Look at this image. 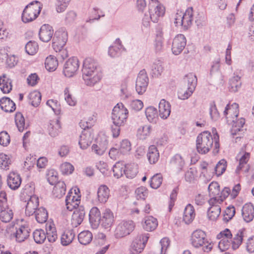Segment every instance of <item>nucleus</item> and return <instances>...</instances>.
Listing matches in <instances>:
<instances>
[{"mask_svg": "<svg viewBox=\"0 0 254 254\" xmlns=\"http://www.w3.org/2000/svg\"><path fill=\"white\" fill-rule=\"evenodd\" d=\"M80 191H68L65 199L67 209L72 211L76 208L80 203Z\"/></svg>", "mask_w": 254, "mask_h": 254, "instance_id": "14", "label": "nucleus"}, {"mask_svg": "<svg viewBox=\"0 0 254 254\" xmlns=\"http://www.w3.org/2000/svg\"><path fill=\"white\" fill-rule=\"evenodd\" d=\"M219 68V62L218 61L213 62L211 66L210 75L211 77L220 76L221 75V73Z\"/></svg>", "mask_w": 254, "mask_h": 254, "instance_id": "59", "label": "nucleus"}, {"mask_svg": "<svg viewBox=\"0 0 254 254\" xmlns=\"http://www.w3.org/2000/svg\"><path fill=\"white\" fill-rule=\"evenodd\" d=\"M93 137L88 131H83L80 136L79 145L82 149H86L91 143Z\"/></svg>", "mask_w": 254, "mask_h": 254, "instance_id": "27", "label": "nucleus"}, {"mask_svg": "<svg viewBox=\"0 0 254 254\" xmlns=\"http://www.w3.org/2000/svg\"><path fill=\"white\" fill-rule=\"evenodd\" d=\"M187 40L183 34L177 35L173 39L172 51L175 55H179L186 46Z\"/></svg>", "mask_w": 254, "mask_h": 254, "instance_id": "16", "label": "nucleus"}, {"mask_svg": "<svg viewBox=\"0 0 254 254\" xmlns=\"http://www.w3.org/2000/svg\"><path fill=\"white\" fill-rule=\"evenodd\" d=\"M111 118L114 124L111 127L112 135L116 138L120 134V127L125 125L127 119V109L123 103H118L114 107Z\"/></svg>", "mask_w": 254, "mask_h": 254, "instance_id": "3", "label": "nucleus"}, {"mask_svg": "<svg viewBox=\"0 0 254 254\" xmlns=\"http://www.w3.org/2000/svg\"><path fill=\"white\" fill-rule=\"evenodd\" d=\"M30 104L35 107H38L41 103V95L37 91H34L29 95Z\"/></svg>", "mask_w": 254, "mask_h": 254, "instance_id": "49", "label": "nucleus"}, {"mask_svg": "<svg viewBox=\"0 0 254 254\" xmlns=\"http://www.w3.org/2000/svg\"><path fill=\"white\" fill-rule=\"evenodd\" d=\"M7 185L11 190L17 189L21 183L20 175L15 172H11L8 176Z\"/></svg>", "mask_w": 254, "mask_h": 254, "instance_id": "21", "label": "nucleus"}, {"mask_svg": "<svg viewBox=\"0 0 254 254\" xmlns=\"http://www.w3.org/2000/svg\"><path fill=\"white\" fill-rule=\"evenodd\" d=\"M45 65L49 71L55 70L58 66V60L57 57L50 55L45 60Z\"/></svg>", "mask_w": 254, "mask_h": 254, "instance_id": "39", "label": "nucleus"}, {"mask_svg": "<svg viewBox=\"0 0 254 254\" xmlns=\"http://www.w3.org/2000/svg\"><path fill=\"white\" fill-rule=\"evenodd\" d=\"M15 122L18 130L20 132H22L25 127V119L20 113L16 114Z\"/></svg>", "mask_w": 254, "mask_h": 254, "instance_id": "57", "label": "nucleus"}, {"mask_svg": "<svg viewBox=\"0 0 254 254\" xmlns=\"http://www.w3.org/2000/svg\"><path fill=\"white\" fill-rule=\"evenodd\" d=\"M46 236L50 243L55 242L58 239V235L55 225L51 222L47 223L46 225Z\"/></svg>", "mask_w": 254, "mask_h": 254, "instance_id": "29", "label": "nucleus"}, {"mask_svg": "<svg viewBox=\"0 0 254 254\" xmlns=\"http://www.w3.org/2000/svg\"><path fill=\"white\" fill-rule=\"evenodd\" d=\"M145 115L149 122H156L158 117V111L156 108L150 106L145 110Z\"/></svg>", "mask_w": 254, "mask_h": 254, "instance_id": "45", "label": "nucleus"}, {"mask_svg": "<svg viewBox=\"0 0 254 254\" xmlns=\"http://www.w3.org/2000/svg\"><path fill=\"white\" fill-rule=\"evenodd\" d=\"M170 165L177 172H180L185 165V161L182 155L180 154H176L171 158Z\"/></svg>", "mask_w": 254, "mask_h": 254, "instance_id": "19", "label": "nucleus"}, {"mask_svg": "<svg viewBox=\"0 0 254 254\" xmlns=\"http://www.w3.org/2000/svg\"><path fill=\"white\" fill-rule=\"evenodd\" d=\"M148 234L137 236L131 243L129 252L131 254H139L144 250L149 239Z\"/></svg>", "mask_w": 254, "mask_h": 254, "instance_id": "8", "label": "nucleus"}, {"mask_svg": "<svg viewBox=\"0 0 254 254\" xmlns=\"http://www.w3.org/2000/svg\"><path fill=\"white\" fill-rule=\"evenodd\" d=\"M242 82L241 77L236 75L232 77L229 80V91L231 92H237L241 87Z\"/></svg>", "mask_w": 254, "mask_h": 254, "instance_id": "38", "label": "nucleus"}, {"mask_svg": "<svg viewBox=\"0 0 254 254\" xmlns=\"http://www.w3.org/2000/svg\"><path fill=\"white\" fill-rule=\"evenodd\" d=\"M13 213L11 210L9 208L1 209L0 212V219L4 223L9 222L13 218Z\"/></svg>", "mask_w": 254, "mask_h": 254, "instance_id": "48", "label": "nucleus"}, {"mask_svg": "<svg viewBox=\"0 0 254 254\" xmlns=\"http://www.w3.org/2000/svg\"><path fill=\"white\" fill-rule=\"evenodd\" d=\"M195 217L194 209L190 204H188L185 208L183 220L186 224H189L192 221Z\"/></svg>", "mask_w": 254, "mask_h": 254, "instance_id": "34", "label": "nucleus"}, {"mask_svg": "<svg viewBox=\"0 0 254 254\" xmlns=\"http://www.w3.org/2000/svg\"><path fill=\"white\" fill-rule=\"evenodd\" d=\"M64 99L66 103L71 106H74L76 104V100L70 94L68 88H65L64 91Z\"/></svg>", "mask_w": 254, "mask_h": 254, "instance_id": "61", "label": "nucleus"}, {"mask_svg": "<svg viewBox=\"0 0 254 254\" xmlns=\"http://www.w3.org/2000/svg\"><path fill=\"white\" fill-rule=\"evenodd\" d=\"M46 104L52 108L54 112L56 115H59L61 111V107L57 100L50 99L48 100Z\"/></svg>", "mask_w": 254, "mask_h": 254, "instance_id": "56", "label": "nucleus"}, {"mask_svg": "<svg viewBox=\"0 0 254 254\" xmlns=\"http://www.w3.org/2000/svg\"><path fill=\"white\" fill-rule=\"evenodd\" d=\"M209 114L212 120H216L219 117V114L218 112L214 102H213L210 104Z\"/></svg>", "mask_w": 254, "mask_h": 254, "instance_id": "63", "label": "nucleus"}, {"mask_svg": "<svg viewBox=\"0 0 254 254\" xmlns=\"http://www.w3.org/2000/svg\"><path fill=\"white\" fill-rule=\"evenodd\" d=\"M30 231L31 229L28 224L17 225L13 233L15 241L18 243L24 242L29 237Z\"/></svg>", "mask_w": 254, "mask_h": 254, "instance_id": "13", "label": "nucleus"}, {"mask_svg": "<svg viewBox=\"0 0 254 254\" xmlns=\"http://www.w3.org/2000/svg\"><path fill=\"white\" fill-rule=\"evenodd\" d=\"M242 213L243 219L246 222L252 221L254 218V206L251 203H246L243 207Z\"/></svg>", "mask_w": 254, "mask_h": 254, "instance_id": "23", "label": "nucleus"}, {"mask_svg": "<svg viewBox=\"0 0 254 254\" xmlns=\"http://www.w3.org/2000/svg\"><path fill=\"white\" fill-rule=\"evenodd\" d=\"M98 64L91 58H87L83 62L82 78L87 86H92L100 81L101 74L97 70Z\"/></svg>", "mask_w": 254, "mask_h": 254, "instance_id": "2", "label": "nucleus"}, {"mask_svg": "<svg viewBox=\"0 0 254 254\" xmlns=\"http://www.w3.org/2000/svg\"><path fill=\"white\" fill-rule=\"evenodd\" d=\"M212 133L213 136L208 131H203L198 135L196 140V147L199 153L205 154L208 153L212 148L213 142L214 143L213 154L216 155L219 153V136L216 128L212 129Z\"/></svg>", "mask_w": 254, "mask_h": 254, "instance_id": "1", "label": "nucleus"}, {"mask_svg": "<svg viewBox=\"0 0 254 254\" xmlns=\"http://www.w3.org/2000/svg\"><path fill=\"white\" fill-rule=\"evenodd\" d=\"M11 164L9 157L6 154L0 153V168L3 170H8L9 165Z\"/></svg>", "mask_w": 254, "mask_h": 254, "instance_id": "54", "label": "nucleus"}, {"mask_svg": "<svg viewBox=\"0 0 254 254\" xmlns=\"http://www.w3.org/2000/svg\"><path fill=\"white\" fill-rule=\"evenodd\" d=\"M149 15L145 14L142 19V24L145 27L149 25L150 20L157 22L159 18L165 14L164 6L157 0H150L148 4Z\"/></svg>", "mask_w": 254, "mask_h": 254, "instance_id": "5", "label": "nucleus"}, {"mask_svg": "<svg viewBox=\"0 0 254 254\" xmlns=\"http://www.w3.org/2000/svg\"><path fill=\"white\" fill-rule=\"evenodd\" d=\"M143 107V102L140 100H132L130 104V109L132 111L137 112L140 111Z\"/></svg>", "mask_w": 254, "mask_h": 254, "instance_id": "64", "label": "nucleus"}, {"mask_svg": "<svg viewBox=\"0 0 254 254\" xmlns=\"http://www.w3.org/2000/svg\"><path fill=\"white\" fill-rule=\"evenodd\" d=\"M227 162L225 159L220 160L215 166L214 171L217 176H221L226 170Z\"/></svg>", "mask_w": 254, "mask_h": 254, "instance_id": "50", "label": "nucleus"}, {"mask_svg": "<svg viewBox=\"0 0 254 254\" xmlns=\"http://www.w3.org/2000/svg\"><path fill=\"white\" fill-rule=\"evenodd\" d=\"M115 216L109 208H106L102 212L100 222L105 229H110L114 224Z\"/></svg>", "mask_w": 254, "mask_h": 254, "instance_id": "15", "label": "nucleus"}, {"mask_svg": "<svg viewBox=\"0 0 254 254\" xmlns=\"http://www.w3.org/2000/svg\"><path fill=\"white\" fill-rule=\"evenodd\" d=\"M239 105L236 103H233L231 105L227 104L224 111V115L226 116L230 114L232 118L234 116L237 119L239 114Z\"/></svg>", "mask_w": 254, "mask_h": 254, "instance_id": "43", "label": "nucleus"}, {"mask_svg": "<svg viewBox=\"0 0 254 254\" xmlns=\"http://www.w3.org/2000/svg\"><path fill=\"white\" fill-rule=\"evenodd\" d=\"M0 107L5 112H13L16 109L15 104L8 97H4L0 99Z\"/></svg>", "mask_w": 254, "mask_h": 254, "instance_id": "25", "label": "nucleus"}, {"mask_svg": "<svg viewBox=\"0 0 254 254\" xmlns=\"http://www.w3.org/2000/svg\"><path fill=\"white\" fill-rule=\"evenodd\" d=\"M163 178L160 174L154 175L151 179L150 185L153 189H157L162 183Z\"/></svg>", "mask_w": 254, "mask_h": 254, "instance_id": "52", "label": "nucleus"}, {"mask_svg": "<svg viewBox=\"0 0 254 254\" xmlns=\"http://www.w3.org/2000/svg\"><path fill=\"white\" fill-rule=\"evenodd\" d=\"M193 17V9L192 7L188 8L185 13H183V22L182 26L184 29H188L191 25Z\"/></svg>", "mask_w": 254, "mask_h": 254, "instance_id": "31", "label": "nucleus"}, {"mask_svg": "<svg viewBox=\"0 0 254 254\" xmlns=\"http://www.w3.org/2000/svg\"><path fill=\"white\" fill-rule=\"evenodd\" d=\"M74 237L75 233L73 230L66 231L61 236V244L63 246H67L72 242Z\"/></svg>", "mask_w": 254, "mask_h": 254, "instance_id": "40", "label": "nucleus"}, {"mask_svg": "<svg viewBox=\"0 0 254 254\" xmlns=\"http://www.w3.org/2000/svg\"><path fill=\"white\" fill-rule=\"evenodd\" d=\"M34 241L37 244H43L47 238L45 232L42 229H36L33 233Z\"/></svg>", "mask_w": 254, "mask_h": 254, "instance_id": "44", "label": "nucleus"}, {"mask_svg": "<svg viewBox=\"0 0 254 254\" xmlns=\"http://www.w3.org/2000/svg\"><path fill=\"white\" fill-rule=\"evenodd\" d=\"M151 130V126L150 125L141 126L137 129V136L140 140H144L150 135Z\"/></svg>", "mask_w": 254, "mask_h": 254, "instance_id": "41", "label": "nucleus"}, {"mask_svg": "<svg viewBox=\"0 0 254 254\" xmlns=\"http://www.w3.org/2000/svg\"><path fill=\"white\" fill-rule=\"evenodd\" d=\"M11 80L5 74L0 76V88L4 93H8L12 90Z\"/></svg>", "mask_w": 254, "mask_h": 254, "instance_id": "32", "label": "nucleus"}, {"mask_svg": "<svg viewBox=\"0 0 254 254\" xmlns=\"http://www.w3.org/2000/svg\"><path fill=\"white\" fill-rule=\"evenodd\" d=\"M47 181L51 185H54L58 181V173L54 169H50L47 172Z\"/></svg>", "mask_w": 254, "mask_h": 254, "instance_id": "53", "label": "nucleus"}, {"mask_svg": "<svg viewBox=\"0 0 254 254\" xmlns=\"http://www.w3.org/2000/svg\"><path fill=\"white\" fill-rule=\"evenodd\" d=\"M61 126L59 119L51 120L48 125L49 135L55 137L58 136L61 132Z\"/></svg>", "mask_w": 254, "mask_h": 254, "instance_id": "26", "label": "nucleus"}, {"mask_svg": "<svg viewBox=\"0 0 254 254\" xmlns=\"http://www.w3.org/2000/svg\"><path fill=\"white\" fill-rule=\"evenodd\" d=\"M85 212L83 210L75 209L72 215L71 223L73 227H76L79 225L83 220Z\"/></svg>", "mask_w": 254, "mask_h": 254, "instance_id": "30", "label": "nucleus"}, {"mask_svg": "<svg viewBox=\"0 0 254 254\" xmlns=\"http://www.w3.org/2000/svg\"><path fill=\"white\" fill-rule=\"evenodd\" d=\"M158 226V221L156 218L150 216L145 219L143 224V229L147 231H152L154 230Z\"/></svg>", "mask_w": 254, "mask_h": 254, "instance_id": "36", "label": "nucleus"}, {"mask_svg": "<svg viewBox=\"0 0 254 254\" xmlns=\"http://www.w3.org/2000/svg\"><path fill=\"white\" fill-rule=\"evenodd\" d=\"M126 49L122 44V42L119 38L116 39L112 45L110 46L108 50V55L112 58L120 56L123 52H125Z\"/></svg>", "mask_w": 254, "mask_h": 254, "instance_id": "17", "label": "nucleus"}, {"mask_svg": "<svg viewBox=\"0 0 254 254\" xmlns=\"http://www.w3.org/2000/svg\"><path fill=\"white\" fill-rule=\"evenodd\" d=\"M68 39V34L63 28L60 29L55 32L53 38L52 46L54 50H59L63 48L66 44Z\"/></svg>", "mask_w": 254, "mask_h": 254, "instance_id": "10", "label": "nucleus"}, {"mask_svg": "<svg viewBox=\"0 0 254 254\" xmlns=\"http://www.w3.org/2000/svg\"><path fill=\"white\" fill-rule=\"evenodd\" d=\"M127 165V164L123 161L116 162L112 168L114 176L119 179L123 177L124 175H126Z\"/></svg>", "mask_w": 254, "mask_h": 254, "instance_id": "20", "label": "nucleus"}, {"mask_svg": "<svg viewBox=\"0 0 254 254\" xmlns=\"http://www.w3.org/2000/svg\"><path fill=\"white\" fill-rule=\"evenodd\" d=\"M34 213H35L36 219L38 223H43L47 221L48 219V212L44 208H39Z\"/></svg>", "mask_w": 254, "mask_h": 254, "instance_id": "46", "label": "nucleus"}, {"mask_svg": "<svg viewBox=\"0 0 254 254\" xmlns=\"http://www.w3.org/2000/svg\"><path fill=\"white\" fill-rule=\"evenodd\" d=\"M79 67V61L76 57L68 59L64 64L63 73L65 76L71 77L77 72Z\"/></svg>", "mask_w": 254, "mask_h": 254, "instance_id": "9", "label": "nucleus"}, {"mask_svg": "<svg viewBox=\"0 0 254 254\" xmlns=\"http://www.w3.org/2000/svg\"><path fill=\"white\" fill-rule=\"evenodd\" d=\"M159 115L162 119H167L171 113V105L165 99H162L159 104Z\"/></svg>", "mask_w": 254, "mask_h": 254, "instance_id": "22", "label": "nucleus"}, {"mask_svg": "<svg viewBox=\"0 0 254 254\" xmlns=\"http://www.w3.org/2000/svg\"><path fill=\"white\" fill-rule=\"evenodd\" d=\"M53 33L54 30L51 25L49 24H43L39 30V38L44 42H48L52 39Z\"/></svg>", "mask_w": 254, "mask_h": 254, "instance_id": "18", "label": "nucleus"}, {"mask_svg": "<svg viewBox=\"0 0 254 254\" xmlns=\"http://www.w3.org/2000/svg\"><path fill=\"white\" fill-rule=\"evenodd\" d=\"M164 70L162 62L157 61L154 62L152 66V74L155 76L160 75Z\"/></svg>", "mask_w": 254, "mask_h": 254, "instance_id": "55", "label": "nucleus"}, {"mask_svg": "<svg viewBox=\"0 0 254 254\" xmlns=\"http://www.w3.org/2000/svg\"><path fill=\"white\" fill-rule=\"evenodd\" d=\"M245 229L239 230L237 234L235 235L234 238L233 240L231 239V242L232 245V248L234 250L238 249L241 245L243 237H244V232Z\"/></svg>", "mask_w": 254, "mask_h": 254, "instance_id": "42", "label": "nucleus"}, {"mask_svg": "<svg viewBox=\"0 0 254 254\" xmlns=\"http://www.w3.org/2000/svg\"><path fill=\"white\" fill-rule=\"evenodd\" d=\"M127 230V222L123 221L117 227L115 230V236L117 238H121L126 236Z\"/></svg>", "mask_w": 254, "mask_h": 254, "instance_id": "47", "label": "nucleus"}, {"mask_svg": "<svg viewBox=\"0 0 254 254\" xmlns=\"http://www.w3.org/2000/svg\"><path fill=\"white\" fill-rule=\"evenodd\" d=\"M233 122H234V124L233 125L232 134L234 135L236 134V131L237 130L240 131L241 128L244 126L245 123V119L241 118L236 122L233 120Z\"/></svg>", "mask_w": 254, "mask_h": 254, "instance_id": "60", "label": "nucleus"}, {"mask_svg": "<svg viewBox=\"0 0 254 254\" xmlns=\"http://www.w3.org/2000/svg\"><path fill=\"white\" fill-rule=\"evenodd\" d=\"M89 221L94 228H96L99 224L101 215L99 209L97 207H93L90 211Z\"/></svg>", "mask_w": 254, "mask_h": 254, "instance_id": "24", "label": "nucleus"}, {"mask_svg": "<svg viewBox=\"0 0 254 254\" xmlns=\"http://www.w3.org/2000/svg\"><path fill=\"white\" fill-rule=\"evenodd\" d=\"M229 191H218L214 193L208 202L210 205L207 210L208 218L211 220H215L220 215L221 207L219 204L222 203L229 196Z\"/></svg>", "mask_w": 254, "mask_h": 254, "instance_id": "4", "label": "nucleus"}, {"mask_svg": "<svg viewBox=\"0 0 254 254\" xmlns=\"http://www.w3.org/2000/svg\"><path fill=\"white\" fill-rule=\"evenodd\" d=\"M25 49L28 54L33 55L38 51V45L36 42L30 41L26 44Z\"/></svg>", "mask_w": 254, "mask_h": 254, "instance_id": "51", "label": "nucleus"}, {"mask_svg": "<svg viewBox=\"0 0 254 254\" xmlns=\"http://www.w3.org/2000/svg\"><path fill=\"white\" fill-rule=\"evenodd\" d=\"M60 170L63 174L69 175L73 173L74 168L71 164L66 162L61 165Z\"/></svg>", "mask_w": 254, "mask_h": 254, "instance_id": "58", "label": "nucleus"}, {"mask_svg": "<svg viewBox=\"0 0 254 254\" xmlns=\"http://www.w3.org/2000/svg\"><path fill=\"white\" fill-rule=\"evenodd\" d=\"M190 242L194 248L203 247L202 249L204 252H209L212 248L211 243H209L206 238L205 233L201 230H196L192 233Z\"/></svg>", "mask_w": 254, "mask_h": 254, "instance_id": "7", "label": "nucleus"}, {"mask_svg": "<svg viewBox=\"0 0 254 254\" xmlns=\"http://www.w3.org/2000/svg\"><path fill=\"white\" fill-rule=\"evenodd\" d=\"M43 8V4L38 0L30 2L24 8L22 13V20L24 23L33 21L39 15Z\"/></svg>", "mask_w": 254, "mask_h": 254, "instance_id": "6", "label": "nucleus"}, {"mask_svg": "<svg viewBox=\"0 0 254 254\" xmlns=\"http://www.w3.org/2000/svg\"><path fill=\"white\" fill-rule=\"evenodd\" d=\"M10 136L6 131L0 132V144L3 146H7L10 143Z\"/></svg>", "mask_w": 254, "mask_h": 254, "instance_id": "62", "label": "nucleus"}, {"mask_svg": "<svg viewBox=\"0 0 254 254\" xmlns=\"http://www.w3.org/2000/svg\"><path fill=\"white\" fill-rule=\"evenodd\" d=\"M149 79L144 69L141 70L136 80L135 89L138 94L142 95L147 89Z\"/></svg>", "mask_w": 254, "mask_h": 254, "instance_id": "12", "label": "nucleus"}, {"mask_svg": "<svg viewBox=\"0 0 254 254\" xmlns=\"http://www.w3.org/2000/svg\"><path fill=\"white\" fill-rule=\"evenodd\" d=\"M184 85L191 90H194L197 84V78L192 73L187 74L183 80Z\"/></svg>", "mask_w": 254, "mask_h": 254, "instance_id": "33", "label": "nucleus"}, {"mask_svg": "<svg viewBox=\"0 0 254 254\" xmlns=\"http://www.w3.org/2000/svg\"><path fill=\"white\" fill-rule=\"evenodd\" d=\"M147 157L151 164H155L158 161L159 158V153L155 146L151 145L149 146Z\"/></svg>", "mask_w": 254, "mask_h": 254, "instance_id": "35", "label": "nucleus"}, {"mask_svg": "<svg viewBox=\"0 0 254 254\" xmlns=\"http://www.w3.org/2000/svg\"><path fill=\"white\" fill-rule=\"evenodd\" d=\"M109 143L108 138L104 134L99 136L91 147L92 151L98 155H102L107 150Z\"/></svg>", "mask_w": 254, "mask_h": 254, "instance_id": "11", "label": "nucleus"}, {"mask_svg": "<svg viewBox=\"0 0 254 254\" xmlns=\"http://www.w3.org/2000/svg\"><path fill=\"white\" fill-rule=\"evenodd\" d=\"M25 214L28 216L33 215L39 206V198L37 196L32 197V199L26 202Z\"/></svg>", "mask_w": 254, "mask_h": 254, "instance_id": "28", "label": "nucleus"}, {"mask_svg": "<svg viewBox=\"0 0 254 254\" xmlns=\"http://www.w3.org/2000/svg\"><path fill=\"white\" fill-rule=\"evenodd\" d=\"M93 239L92 233L88 230L81 232L78 235L79 242L83 245H86L90 243Z\"/></svg>", "mask_w": 254, "mask_h": 254, "instance_id": "37", "label": "nucleus"}]
</instances>
